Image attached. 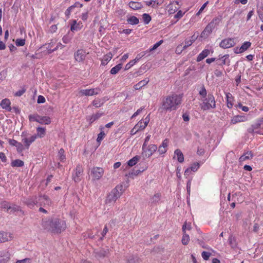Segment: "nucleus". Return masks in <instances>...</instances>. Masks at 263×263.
<instances>
[{
	"label": "nucleus",
	"mask_w": 263,
	"mask_h": 263,
	"mask_svg": "<svg viewBox=\"0 0 263 263\" xmlns=\"http://www.w3.org/2000/svg\"><path fill=\"white\" fill-rule=\"evenodd\" d=\"M41 226L44 230L53 234H60L66 228L65 221L56 217L43 218Z\"/></svg>",
	"instance_id": "f257e3e1"
},
{
	"label": "nucleus",
	"mask_w": 263,
	"mask_h": 263,
	"mask_svg": "<svg viewBox=\"0 0 263 263\" xmlns=\"http://www.w3.org/2000/svg\"><path fill=\"white\" fill-rule=\"evenodd\" d=\"M182 102V96L172 93L163 98L161 102V108L166 111H171L176 110Z\"/></svg>",
	"instance_id": "f03ea898"
},
{
	"label": "nucleus",
	"mask_w": 263,
	"mask_h": 263,
	"mask_svg": "<svg viewBox=\"0 0 263 263\" xmlns=\"http://www.w3.org/2000/svg\"><path fill=\"white\" fill-rule=\"evenodd\" d=\"M201 97L200 100L202 102L200 104L201 109L203 110H208L216 108V101L214 96L212 93L207 95L206 90L204 86H202L199 92Z\"/></svg>",
	"instance_id": "7ed1b4c3"
},
{
	"label": "nucleus",
	"mask_w": 263,
	"mask_h": 263,
	"mask_svg": "<svg viewBox=\"0 0 263 263\" xmlns=\"http://www.w3.org/2000/svg\"><path fill=\"white\" fill-rule=\"evenodd\" d=\"M222 20L221 16L214 17L205 27L201 33L202 38L206 39L212 32L213 30L217 28Z\"/></svg>",
	"instance_id": "20e7f679"
},
{
	"label": "nucleus",
	"mask_w": 263,
	"mask_h": 263,
	"mask_svg": "<svg viewBox=\"0 0 263 263\" xmlns=\"http://www.w3.org/2000/svg\"><path fill=\"white\" fill-rule=\"evenodd\" d=\"M121 185H117L108 193L105 200L106 204H113L122 194Z\"/></svg>",
	"instance_id": "39448f33"
},
{
	"label": "nucleus",
	"mask_w": 263,
	"mask_h": 263,
	"mask_svg": "<svg viewBox=\"0 0 263 263\" xmlns=\"http://www.w3.org/2000/svg\"><path fill=\"white\" fill-rule=\"evenodd\" d=\"M83 173V168L82 165L79 164L76 168L73 171L72 177V179L76 183L79 182L81 180V177Z\"/></svg>",
	"instance_id": "423d86ee"
},
{
	"label": "nucleus",
	"mask_w": 263,
	"mask_h": 263,
	"mask_svg": "<svg viewBox=\"0 0 263 263\" xmlns=\"http://www.w3.org/2000/svg\"><path fill=\"white\" fill-rule=\"evenodd\" d=\"M22 142L23 143L24 147L26 149H28L30 145L35 140L37 136L35 135H32L29 137H27L24 136V133L21 135Z\"/></svg>",
	"instance_id": "0eeeda50"
},
{
	"label": "nucleus",
	"mask_w": 263,
	"mask_h": 263,
	"mask_svg": "<svg viewBox=\"0 0 263 263\" xmlns=\"http://www.w3.org/2000/svg\"><path fill=\"white\" fill-rule=\"evenodd\" d=\"M101 89L99 87L89 89H81L79 93L81 96H92L97 95L100 93Z\"/></svg>",
	"instance_id": "6e6552de"
},
{
	"label": "nucleus",
	"mask_w": 263,
	"mask_h": 263,
	"mask_svg": "<svg viewBox=\"0 0 263 263\" xmlns=\"http://www.w3.org/2000/svg\"><path fill=\"white\" fill-rule=\"evenodd\" d=\"M104 173L103 169L101 167H93L91 171V176L94 180L100 179Z\"/></svg>",
	"instance_id": "1a4fd4ad"
},
{
	"label": "nucleus",
	"mask_w": 263,
	"mask_h": 263,
	"mask_svg": "<svg viewBox=\"0 0 263 263\" xmlns=\"http://www.w3.org/2000/svg\"><path fill=\"white\" fill-rule=\"evenodd\" d=\"M51 203V200L47 196L44 195L37 196V206L50 205Z\"/></svg>",
	"instance_id": "9d476101"
},
{
	"label": "nucleus",
	"mask_w": 263,
	"mask_h": 263,
	"mask_svg": "<svg viewBox=\"0 0 263 263\" xmlns=\"http://www.w3.org/2000/svg\"><path fill=\"white\" fill-rule=\"evenodd\" d=\"M235 44L234 39L227 38L221 41L219 46L223 49H227L234 46Z\"/></svg>",
	"instance_id": "9b49d317"
},
{
	"label": "nucleus",
	"mask_w": 263,
	"mask_h": 263,
	"mask_svg": "<svg viewBox=\"0 0 263 263\" xmlns=\"http://www.w3.org/2000/svg\"><path fill=\"white\" fill-rule=\"evenodd\" d=\"M23 202L30 209H32L34 205H37V196H34L24 198Z\"/></svg>",
	"instance_id": "f8f14e48"
},
{
	"label": "nucleus",
	"mask_w": 263,
	"mask_h": 263,
	"mask_svg": "<svg viewBox=\"0 0 263 263\" xmlns=\"http://www.w3.org/2000/svg\"><path fill=\"white\" fill-rule=\"evenodd\" d=\"M248 120V117L246 115H237L232 118L231 124H235L237 123L246 122Z\"/></svg>",
	"instance_id": "ddd939ff"
},
{
	"label": "nucleus",
	"mask_w": 263,
	"mask_h": 263,
	"mask_svg": "<svg viewBox=\"0 0 263 263\" xmlns=\"http://www.w3.org/2000/svg\"><path fill=\"white\" fill-rule=\"evenodd\" d=\"M157 148L158 147L156 145L151 144L148 145L147 148L144 152L145 156L149 157L157 151Z\"/></svg>",
	"instance_id": "4468645a"
},
{
	"label": "nucleus",
	"mask_w": 263,
	"mask_h": 263,
	"mask_svg": "<svg viewBox=\"0 0 263 263\" xmlns=\"http://www.w3.org/2000/svg\"><path fill=\"white\" fill-rule=\"evenodd\" d=\"M10 104L11 102L8 99H5L2 100L0 103L1 107L8 111H11L12 110Z\"/></svg>",
	"instance_id": "2eb2a0df"
},
{
	"label": "nucleus",
	"mask_w": 263,
	"mask_h": 263,
	"mask_svg": "<svg viewBox=\"0 0 263 263\" xmlns=\"http://www.w3.org/2000/svg\"><path fill=\"white\" fill-rule=\"evenodd\" d=\"M82 4H81L79 2H76L74 5H71V6L69 7L66 10L65 12V16H66V18L68 19L69 18V16L70 15L71 12L73 10V9L76 7H82Z\"/></svg>",
	"instance_id": "dca6fc26"
},
{
	"label": "nucleus",
	"mask_w": 263,
	"mask_h": 263,
	"mask_svg": "<svg viewBox=\"0 0 263 263\" xmlns=\"http://www.w3.org/2000/svg\"><path fill=\"white\" fill-rule=\"evenodd\" d=\"M106 100L105 98H103L101 99L100 98H97L95 99L92 102V105L95 106L96 108H99L103 106V105L105 102Z\"/></svg>",
	"instance_id": "f3484780"
},
{
	"label": "nucleus",
	"mask_w": 263,
	"mask_h": 263,
	"mask_svg": "<svg viewBox=\"0 0 263 263\" xmlns=\"http://www.w3.org/2000/svg\"><path fill=\"white\" fill-rule=\"evenodd\" d=\"M253 154L251 151H248L245 153L239 159L240 162H243L247 160L251 159L253 158Z\"/></svg>",
	"instance_id": "a211bd4d"
},
{
	"label": "nucleus",
	"mask_w": 263,
	"mask_h": 263,
	"mask_svg": "<svg viewBox=\"0 0 263 263\" xmlns=\"http://www.w3.org/2000/svg\"><path fill=\"white\" fill-rule=\"evenodd\" d=\"M75 59L78 62L83 61L85 58V52L82 50H78L74 55Z\"/></svg>",
	"instance_id": "6ab92c4d"
},
{
	"label": "nucleus",
	"mask_w": 263,
	"mask_h": 263,
	"mask_svg": "<svg viewBox=\"0 0 263 263\" xmlns=\"http://www.w3.org/2000/svg\"><path fill=\"white\" fill-rule=\"evenodd\" d=\"M103 115H104L103 112L99 111L96 114H93L91 116L89 117V121L90 123H92L94 121L99 119L100 118H101Z\"/></svg>",
	"instance_id": "aec40b11"
},
{
	"label": "nucleus",
	"mask_w": 263,
	"mask_h": 263,
	"mask_svg": "<svg viewBox=\"0 0 263 263\" xmlns=\"http://www.w3.org/2000/svg\"><path fill=\"white\" fill-rule=\"evenodd\" d=\"M20 211L22 214H24V212L22 211L20 208V206L10 203V207L8 213H13L15 212Z\"/></svg>",
	"instance_id": "412c9836"
},
{
	"label": "nucleus",
	"mask_w": 263,
	"mask_h": 263,
	"mask_svg": "<svg viewBox=\"0 0 263 263\" xmlns=\"http://www.w3.org/2000/svg\"><path fill=\"white\" fill-rule=\"evenodd\" d=\"M210 54V50L207 49H204L197 58V61L200 62L203 60L205 58L207 57Z\"/></svg>",
	"instance_id": "4be33fe9"
},
{
	"label": "nucleus",
	"mask_w": 263,
	"mask_h": 263,
	"mask_svg": "<svg viewBox=\"0 0 263 263\" xmlns=\"http://www.w3.org/2000/svg\"><path fill=\"white\" fill-rule=\"evenodd\" d=\"M129 7L135 10H139L142 7V5L141 3L138 2L131 1L128 4Z\"/></svg>",
	"instance_id": "5701e85b"
},
{
	"label": "nucleus",
	"mask_w": 263,
	"mask_h": 263,
	"mask_svg": "<svg viewBox=\"0 0 263 263\" xmlns=\"http://www.w3.org/2000/svg\"><path fill=\"white\" fill-rule=\"evenodd\" d=\"M10 239L11 236L9 233L0 232V243L9 241Z\"/></svg>",
	"instance_id": "b1692460"
},
{
	"label": "nucleus",
	"mask_w": 263,
	"mask_h": 263,
	"mask_svg": "<svg viewBox=\"0 0 263 263\" xmlns=\"http://www.w3.org/2000/svg\"><path fill=\"white\" fill-rule=\"evenodd\" d=\"M108 254L109 250L108 249H102L97 252H96V256L100 258L107 256Z\"/></svg>",
	"instance_id": "393cba45"
},
{
	"label": "nucleus",
	"mask_w": 263,
	"mask_h": 263,
	"mask_svg": "<svg viewBox=\"0 0 263 263\" xmlns=\"http://www.w3.org/2000/svg\"><path fill=\"white\" fill-rule=\"evenodd\" d=\"M174 154L177 157V159L179 162L182 163L184 161V156L179 149H176L174 152Z\"/></svg>",
	"instance_id": "a878e982"
},
{
	"label": "nucleus",
	"mask_w": 263,
	"mask_h": 263,
	"mask_svg": "<svg viewBox=\"0 0 263 263\" xmlns=\"http://www.w3.org/2000/svg\"><path fill=\"white\" fill-rule=\"evenodd\" d=\"M149 82V79L148 78H145V79L140 81L137 84H136L134 86V88L136 90L140 89L142 87L146 85Z\"/></svg>",
	"instance_id": "bb28decb"
},
{
	"label": "nucleus",
	"mask_w": 263,
	"mask_h": 263,
	"mask_svg": "<svg viewBox=\"0 0 263 263\" xmlns=\"http://www.w3.org/2000/svg\"><path fill=\"white\" fill-rule=\"evenodd\" d=\"M38 123L41 124L48 125L51 123V119L47 116H40Z\"/></svg>",
	"instance_id": "cd10ccee"
},
{
	"label": "nucleus",
	"mask_w": 263,
	"mask_h": 263,
	"mask_svg": "<svg viewBox=\"0 0 263 263\" xmlns=\"http://www.w3.org/2000/svg\"><path fill=\"white\" fill-rule=\"evenodd\" d=\"M226 99H227V107L229 108H231L233 105V98L232 95L230 93H228L226 95Z\"/></svg>",
	"instance_id": "c85d7f7f"
},
{
	"label": "nucleus",
	"mask_w": 263,
	"mask_h": 263,
	"mask_svg": "<svg viewBox=\"0 0 263 263\" xmlns=\"http://www.w3.org/2000/svg\"><path fill=\"white\" fill-rule=\"evenodd\" d=\"M229 54H225L219 58L221 61V63L219 64L220 65H229L230 60L229 59Z\"/></svg>",
	"instance_id": "c756f323"
},
{
	"label": "nucleus",
	"mask_w": 263,
	"mask_h": 263,
	"mask_svg": "<svg viewBox=\"0 0 263 263\" xmlns=\"http://www.w3.org/2000/svg\"><path fill=\"white\" fill-rule=\"evenodd\" d=\"M112 55L111 53H109L105 55H104L102 60H101V64L103 65H106L108 62L112 59Z\"/></svg>",
	"instance_id": "7c9ffc66"
},
{
	"label": "nucleus",
	"mask_w": 263,
	"mask_h": 263,
	"mask_svg": "<svg viewBox=\"0 0 263 263\" xmlns=\"http://www.w3.org/2000/svg\"><path fill=\"white\" fill-rule=\"evenodd\" d=\"M37 137L43 138L46 134V128L45 127H38L36 128Z\"/></svg>",
	"instance_id": "2f4dec72"
},
{
	"label": "nucleus",
	"mask_w": 263,
	"mask_h": 263,
	"mask_svg": "<svg viewBox=\"0 0 263 263\" xmlns=\"http://www.w3.org/2000/svg\"><path fill=\"white\" fill-rule=\"evenodd\" d=\"M127 22H128V24L132 25H137L139 22V19L135 16H132L128 18L127 20Z\"/></svg>",
	"instance_id": "473e14b6"
},
{
	"label": "nucleus",
	"mask_w": 263,
	"mask_h": 263,
	"mask_svg": "<svg viewBox=\"0 0 263 263\" xmlns=\"http://www.w3.org/2000/svg\"><path fill=\"white\" fill-rule=\"evenodd\" d=\"M122 67V64H118L111 69L110 72L111 74H116L121 69Z\"/></svg>",
	"instance_id": "72a5a7b5"
},
{
	"label": "nucleus",
	"mask_w": 263,
	"mask_h": 263,
	"mask_svg": "<svg viewBox=\"0 0 263 263\" xmlns=\"http://www.w3.org/2000/svg\"><path fill=\"white\" fill-rule=\"evenodd\" d=\"M140 156H136L127 161V165L129 166L135 165L139 160Z\"/></svg>",
	"instance_id": "f704fd0d"
},
{
	"label": "nucleus",
	"mask_w": 263,
	"mask_h": 263,
	"mask_svg": "<svg viewBox=\"0 0 263 263\" xmlns=\"http://www.w3.org/2000/svg\"><path fill=\"white\" fill-rule=\"evenodd\" d=\"M73 36L72 34H70V32H68L67 34L64 35L62 38V41L63 43L65 44L69 43L71 40Z\"/></svg>",
	"instance_id": "c9c22d12"
},
{
	"label": "nucleus",
	"mask_w": 263,
	"mask_h": 263,
	"mask_svg": "<svg viewBox=\"0 0 263 263\" xmlns=\"http://www.w3.org/2000/svg\"><path fill=\"white\" fill-rule=\"evenodd\" d=\"M24 164V162L20 159H16L11 162V166L12 167H21Z\"/></svg>",
	"instance_id": "e433bc0d"
},
{
	"label": "nucleus",
	"mask_w": 263,
	"mask_h": 263,
	"mask_svg": "<svg viewBox=\"0 0 263 263\" xmlns=\"http://www.w3.org/2000/svg\"><path fill=\"white\" fill-rule=\"evenodd\" d=\"M40 116L39 115L37 114L30 115L28 117V119L29 121L30 122H38V121L40 119Z\"/></svg>",
	"instance_id": "4c0bfd02"
},
{
	"label": "nucleus",
	"mask_w": 263,
	"mask_h": 263,
	"mask_svg": "<svg viewBox=\"0 0 263 263\" xmlns=\"http://www.w3.org/2000/svg\"><path fill=\"white\" fill-rule=\"evenodd\" d=\"M251 46V43L249 41L245 42L240 47V49L243 52L249 49Z\"/></svg>",
	"instance_id": "58836bf2"
},
{
	"label": "nucleus",
	"mask_w": 263,
	"mask_h": 263,
	"mask_svg": "<svg viewBox=\"0 0 263 263\" xmlns=\"http://www.w3.org/2000/svg\"><path fill=\"white\" fill-rule=\"evenodd\" d=\"M190 240V237L188 234H186L185 233L183 232V235L182 237V243L184 245H186L188 244Z\"/></svg>",
	"instance_id": "ea45409f"
},
{
	"label": "nucleus",
	"mask_w": 263,
	"mask_h": 263,
	"mask_svg": "<svg viewBox=\"0 0 263 263\" xmlns=\"http://www.w3.org/2000/svg\"><path fill=\"white\" fill-rule=\"evenodd\" d=\"M59 159L61 162H64L66 159L64 155V150L63 148H61L58 153Z\"/></svg>",
	"instance_id": "a19ab883"
},
{
	"label": "nucleus",
	"mask_w": 263,
	"mask_h": 263,
	"mask_svg": "<svg viewBox=\"0 0 263 263\" xmlns=\"http://www.w3.org/2000/svg\"><path fill=\"white\" fill-rule=\"evenodd\" d=\"M142 18L145 24H148L152 20L151 16L147 13L143 14Z\"/></svg>",
	"instance_id": "79ce46f5"
},
{
	"label": "nucleus",
	"mask_w": 263,
	"mask_h": 263,
	"mask_svg": "<svg viewBox=\"0 0 263 263\" xmlns=\"http://www.w3.org/2000/svg\"><path fill=\"white\" fill-rule=\"evenodd\" d=\"M82 23L80 22L78 23L76 26H70V30L72 32L78 31L81 29L82 28Z\"/></svg>",
	"instance_id": "37998d69"
},
{
	"label": "nucleus",
	"mask_w": 263,
	"mask_h": 263,
	"mask_svg": "<svg viewBox=\"0 0 263 263\" xmlns=\"http://www.w3.org/2000/svg\"><path fill=\"white\" fill-rule=\"evenodd\" d=\"M15 147L18 153H22L25 148L22 142H18Z\"/></svg>",
	"instance_id": "c03bdc74"
},
{
	"label": "nucleus",
	"mask_w": 263,
	"mask_h": 263,
	"mask_svg": "<svg viewBox=\"0 0 263 263\" xmlns=\"http://www.w3.org/2000/svg\"><path fill=\"white\" fill-rule=\"evenodd\" d=\"M104 127L103 126H100V129H101V132L98 135V137L97 139V141L98 142H100L102 140L104 136L105 135V134L102 130L103 129Z\"/></svg>",
	"instance_id": "a18cd8bd"
},
{
	"label": "nucleus",
	"mask_w": 263,
	"mask_h": 263,
	"mask_svg": "<svg viewBox=\"0 0 263 263\" xmlns=\"http://www.w3.org/2000/svg\"><path fill=\"white\" fill-rule=\"evenodd\" d=\"M145 126L142 123V121H139L135 126V129H137V130H142L145 128Z\"/></svg>",
	"instance_id": "49530a36"
},
{
	"label": "nucleus",
	"mask_w": 263,
	"mask_h": 263,
	"mask_svg": "<svg viewBox=\"0 0 263 263\" xmlns=\"http://www.w3.org/2000/svg\"><path fill=\"white\" fill-rule=\"evenodd\" d=\"M199 167H200L199 163L196 162V163H194L193 164H192L191 167H190L189 168L190 169L191 172L192 171V172H195L198 170V169L199 168Z\"/></svg>",
	"instance_id": "de8ad7c7"
},
{
	"label": "nucleus",
	"mask_w": 263,
	"mask_h": 263,
	"mask_svg": "<svg viewBox=\"0 0 263 263\" xmlns=\"http://www.w3.org/2000/svg\"><path fill=\"white\" fill-rule=\"evenodd\" d=\"M10 203L7 201H3L1 203V207L2 209L7 210V212H8L9 207H10Z\"/></svg>",
	"instance_id": "09e8293b"
},
{
	"label": "nucleus",
	"mask_w": 263,
	"mask_h": 263,
	"mask_svg": "<svg viewBox=\"0 0 263 263\" xmlns=\"http://www.w3.org/2000/svg\"><path fill=\"white\" fill-rule=\"evenodd\" d=\"M148 51H144V52H142L139 54H138L136 57V58L134 59V60L136 62H138L143 57H144L145 54L146 53H147Z\"/></svg>",
	"instance_id": "8fccbe9b"
},
{
	"label": "nucleus",
	"mask_w": 263,
	"mask_h": 263,
	"mask_svg": "<svg viewBox=\"0 0 263 263\" xmlns=\"http://www.w3.org/2000/svg\"><path fill=\"white\" fill-rule=\"evenodd\" d=\"M25 44V40L22 39H17L16 40L15 44L17 46H23Z\"/></svg>",
	"instance_id": "3c124183"
},
{
	"label": "nucleus",
	"mask_w": 263,
	"mask_h": 263,
	"mask_svg": "<svg viewBox=\"0 0 263 263\" xmlns=\"http://www.w3.org/2000/svg\"><path fill=\"white\" fill-rule=\"evenodd\" d=\"M160 199V195L159 194H155L152 198L151 201L152 203H157Z\"/></svg>",
	"instance_id": "603ef678"
},
{
	"label": "nucleus",
	"mask_w": 263,
	"mask_h": 263,
	"mask_svg": "<svg viewBox=\"0 0 263 263\" xmlns=\"http://www.w3.org/2000/svg\"><path fill=\"white\" fill-rule=\"evenodd\" d=\"M211 253L208 252L203 251L201 253V256L203 259L205 260H207L209 259L210 256H211Z\"/></svg>",
	"instance_id": "864d4df0"
},
{
	"label": "nucleus",
	"mask_w": 263,
	"mask_h": 263,
	"mask_svg": "<svg viewBox=\"0 0 263 263\" xmlns=\"http://www.w3.org/2000/svg\"><path fill=\"white\" fill-rule=\"evenodd\" d=\"M262 124H263V120H260L258 121L256 123L253 124L252 125L254 129H255V130H257L260 128V126Z\"/></svg>",
	"instance_id": "5fc2aeb1"
},
{
	"label": "nucleus",
	"mask_w": 263,
	"mask_h": 263,
	"mask_svg": "<svg viewBox=\"0 0 263 263\" xmlns=\"http://www.w3.org/2000/svg\"><path fill=\"white\" fill-rule=\"evenodd\" d=\"M194 41V39L193 40H185V44L183 47V49H186L187 47L190 46Z\"/></svg>",
	"instance_id": "6e6d98bb"
},
{
	"label": "nucleus",
	"mask_w": 263,
	"mask_h": 263,
	"mask_svg": "<svg viewBox=\"0 0 263 263\" xmlns=\"http://www.w3.org/2000/svg\"><path fill=\"white\" fill-rule=\"evenodd\" d=\"M137 62L134 60H132L129 62H128L125 67V70H128L130 68L133 66H134Z\"/></svg>",
	"instance_id": "4d7b16f0"
},
{
	"label": "nucleus",
	"mask_w": 263,
	"mask_h": 263,
	"mask_svg": "<svg viewBox=\"0 0 263 263\" xmlns=\"http://www.w3.org/2000/svg\"><path fill=\"white\" fill-rule=\"evenodd\" d=\"M186 229H187L188 230H190L191 229V223H187L186 222H184V224L182 226V231L184 233H185Z\"/></svg>",
	"instance_id": "13d9d810"
},
{
	"label": "nucleus",
	"mask_w": 263,
	"mask_h": 263,
	"mask_svg": "<svg viewBox=\"0 0 263 263\" xmlns=\"http://www.w3.org/2000/svg\"><path fill=\"white\" fill-rule=\"evenodd\" d=\"M191 181H192V178H190L188 180L187 183H186V190H187V194L189 196L190 195V193H191Z\"/></svg>",
	"instance_id": "bf43d9fd"
},
{
	"label": "nucleus",
	"mask_w": 263,
	"mask_h": 263,
	"mask_svg": "<svg viewBox=\"0 0 263 263\" xmlns=\"http://www.w3.org/2000/svg\"><path fill=\"white\" fill-rule=\"evenodd\" d=\"M257 14L262 22H263V7L257 10Z\"/></svg>",
	"instance_id": "052dcab7"
},
{
	"label": "nucleus",
	"mask_w": 263,
	"mask_h": 263,
	"mask_svg": "<svg viewBox=\"0 0 263 263\" xmlns=\"http://www.w3.org/2000/svg\"><path fill=\"white\" fill-rule=\"evenodd\" d=\"M25 91H26V89L23 88L22 89L19 90L18 91H16L14 95L16 97H21L25 92Z\"/></svg>",
	"instance_id": "680f3d73"
},
{
	"label": "nucleus",
	"mask_w": 263,
	"mask_h": 263,
	"mask_svg": "<svg viewBox=\"0 0 263 263\" xmlns=\"http://www.w3.org/2000/svg\"><path fill=\"white\" fill-rule=\"evenodd\" d=\"M238 107L241 109V110L245 112H247L249 111V108L248 107L246 106H243L241 103H239L237 105Z\"/></svg>",
	"instance_id": "e2e57ef3"
},
{
	"label": "nucleus",
	"mask_w": 263,
	"mask_h": 263,
	"mask_svg": "<svg viewBox=\"0 0 263 263\" xmlns=\"http://www.w3.org/2000/svg\"><path fill=\"white\" fill-rule=\"evenodd\" d=\"M45 97L43 96L40 95L37 98V102L39 104L44 103L45 102Z\"/></svg>",
	"instance_id": "0e129e2a"
},
{
	"label": "nucleus",
	"mask_w": 263,
	"mask_h": 263,
	"mask_svg": "<svg viewBox=\"0 0 263 263\" xmlns=\"http://www.w3.org/2000/svg\"><path fill=\"white\" fill-rule=\"evenodd\" d=\"M15 263H30V259L26 258L22 260H17Z\"/></svg>",
	"instance_id": "69168bd1"
},
{
	"label": "nucleus",
	"mask_w": 263,
	"mask_h": 263,
	"mask_svg": "<svg viewBox=\"0 0 263 263\" xmlns=\"http://www.w3.org/2000/svg\"><path fill=\"white\" fill-rule=\"evenodd\" d=\"M8 142L10 145L16 146V144L17 143L18 141H17L16 140H15L14 139H8Z\"/></svg>",
	"instance_id": "338daca9"
},
{
	"label": "nucleus",
	"mask_w": 263,
	"mask_h": 263,
	"mask_svg": "<svg viewBox=\"0 0 263 263\" xmlns=\"http://www.w3.org/2000/svg\"><path fill=\"white\" fill-rule=\"evenodd\" d=\"M167 151L165 147L160 146L158 148V152L160 155L164 154Z\"/></svg>",
	"instance_id": "774afa93"
}]
</instances>
